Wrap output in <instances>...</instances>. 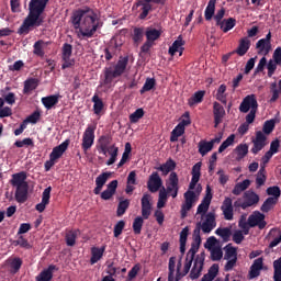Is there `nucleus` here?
Wrapping results in <instances>:
<instances>
[{
	"label": "nucleus",
	"mask_w": 281,
	"mask_h": 281,
	"mask_svg": "<svg viewBox=\"0 0 281 281\" xmlns=\"http://www.w3.org/2000/svg\"><path fill=\"white\" fill-rule=\"evenodd\" d=\"M236 25V20L234 18H229V19H224L221 24H218L217 26H220V29L224 32L227 33L228 31H231L234 26Z\"/></svg>",
	"instance_id": "44"
},
{
	"label": "nucleus",
	"mask_w": 281,
	"mask_h": 281,
	"mask_svg": "<svg viewBox=\"0 0 281 281\" xmlns=\"http://www.w3.org/2000/svg\"><path fill=\"white\" fill-rule=\"evenodd\" d=\"M215 4H216V0L209 1L207 7L204 12V18L206 21L212 20L213 15L215 13Z\"/></svg>",
	"instance_id": "50"
},
{
	"label": "nucleus",
	"mask_w": 281,
	"mask_h": 281,
	"mask_svg": "<svg viewBox=\"0 0 281 281\" xmlns=\"http://www.w3.org/2000/svg\"><path fill=\"white\" fill-rule=\"evenodd\" d=\"M240 113H248V111H258V102L255 94L245 97L239 105Z\"/></svg>",
	"instance_id": "8"
},
{
	"label": "nucleus",
	"mask_w": 281,
	"mask_h": 281,
	"mask_svg": "<svg viewBox=\"0 0 281 281\" xmlns=\"http://www.w3.org/2000/svg\"><path fill=\"white\" fill-rule=\"evenodd\" d=\"M267 136L261 132H256V138L252 140L254 147L251 148V153L254 155H258L262 148L266 146Z\"/></svg>",
	"instance_id": "16"
},
{
	"label": "nucleus",
	"mask_w": 281,
	"mask_h": 281,
	"mask_svg": "<svg viewBox=\"0 0 281 281\" xmlns=\"http://www.w3.org/2000/svg\"><path fill=\"white\" fill-rule=\"evenodd\" d=\"M221 211L223 212V216L225 221H233L234 218V205L232 198L226 196L222 203Z\"/></svg>",
	"instance_id": "14"
},
{
	"label": "nucleus",
	"mask_w": 281,
	"mask_h": 281,
	"mask_svg": "<svg viewBox=\"0 0 281 281\" xmlns=\"http://www.w3.org/2000/svg\"><path fill=\"white\" fill-rule=\"evenodd\" d=\"M262 266H263V259L262 258H257L254 261V263L250 268V272H249L251 279H255V278L260 276V270L262 269Z\"/></svg>",
	"instance_id": "33"
},
{
	"label": "nucleus",
	"mask_w": 281,
	"mask_h": 281,
	"mask_svg": "<svg viewBox=\"0 0 281 281\" xmlns=\"http://www.w3.org/2000/svg\"><path fill=\"white\" fill-rule=\"evenodd\" d=\"M124 227H126V222L123 220L119 221L114 226V238H120L122 236V232H124Z\"/></svg>",
	"instance_id": "60"
},
{
	"label": "nucleus",
	"mask_w": 281,
	"mask_h": 281,
	"mask_svg": "<svg viewBox=\"0 0 281 281\" xmlns=\"http://www.w3.org/2000/svg\"><path fill=\"white\" fill-rule=\"evenodd\" d=\"M250 184H251V181L249 179H245L243 182L236 183L232 193L235 196H239L243 192H245L250 187Z\"/></svg>",
	"instance_id": "34"
},
{
	"label": "nucleus",
	"mask_w": 281,
	"mask_h": 281,
	"mask_svg": "<svg viewBox=\"0 0 281 281\" xmlns=\"http://www.w3.org/2000/svg\"><path fill=\"white\" fill-rule=\"evenodd\" d=\"M271 237H273V240L270 243L269 248L273 249L281 243V231L277 228H272L270 231Z\"/></svg>",
	"instance_id": "46"
},
{
	"label": "nucleus",
	"mask_w": 281,
	"mask_h": 281,
	"mask_svg": "<svg viewBox=\"0 0 281 281\" xmlns=\"http://www.w3.org/2000/svg\"><path fill=\"white\" fill-rule=\"evenodd\" d=\"M161 187H164V180H161V177H159V172H153L147 182L148 191L150 193H157Z\"/></svg>",
	"instance_id": "12"
},
{
	"label": "nucleus",
	"mask_w": 281,
	"mask_h": 281,
	"mask_svg": "<svg viewBox=\"0 0 281 281\" xmlns=\"http://www.w3.org/2000/svg\"><path fill=\"white\" fill-rule=\"evenodd\" d=\"M273 280L274 281H281V261L280 262H273Z\"/></svg>",
	"instance_id": "64"
},
{
	"label": "nucleus",
	"mask_w": 281,
	"mask_h": 281,
	"mask_svg": "<svg viewBox=\"0 0 281 281\" xmlns=\"http://www.w3.org/2000/svg\"><path fill=\"white\" fill-rule=\"evenodd\" d=\"M212 199H213L212 189L210 186H207L206 194H205L203 201L201 202V204H199L196 214L205 215V213L209 211Z\"/></svg>",
	"instance_id": "18"
},
{
	"label": "nucleus",
	"mask_w": 281,
	"mask_h": 281,
	"mask_svg": "<svg viewBox=\"0 0 281 281\" xmlns=\"http://www.w3.org/2000/svg\"><path fill=\"white\" fill-rule=\"evenodd\" d=\"M213 149V145L210 142L201 140L199 143V153L204 157L207 153H210Z\"/></svg>",
	"instance_id": "52"
},
{
	"label": "nucleus",
	"mask_w": 281,
	"mask_h": 281,
	"mask_svg": "<svg viewBox=\"0 0 281 281\" xmlns=\"http://www.w3.org/2000/svg\"><path fill=\"white\" fill-rule=\"evenodd\" d=\"M140 7V14L138 15L139 20H146L150 11H153V4L146 0H136L133 5V9Z\"/></svg>",
	"instance_id": "15"
},
{
	"label": "nucleus",
	"mask_w": 281,
	"mask_h": 281,
	"mask_svg": "<svg viewBox=\"0 0 281 281\" xmlns=\"http://www.w3.org/2000/svg\"><path fill=\"white\" fill-rule=\"evenodd\" d=\"M223 258V251L220 247H214L211 250V260L220 261Z\"/></svg>",
	"instance_id": "61"
},
{
	"label": "nucleus",
	"mask_w": 281,
	"mask_h": 281,
	"mask_svg": "<svg viewBox=\"0 0 281 281\" xmlns=\"http://www.w3.org/2000/svg\"><path fill=\"white\" fill-rule=\"evenodd\" d=\"M265 218V214L260 213L259 211H255L254 214L249 215L248 217V225L250 228L258 226L259 229L262 231L267 226Z\"/></svg>",
	"instance_id": "9"
},
{
	"label": "nucleus",
	"mask_w": 281,
	"mask_h": 281,
	"mask_svg": "<svg viewBox=\"0 0 281 281\" xmlns=\"http://www.w3.org/2000/svg\"><path fill=\"white\" fill-rule=\"evenodd\" d=\"M104 251H106V246L99 247H92L91 248V258L90 263L91 266L98 263L102 257L104 256Z\"/></svg>",
	"instance_id": "28"
},
{
	"label": "nucleus",
	"mask_w": 281,
	"mask_h": 281,
	"mask_svg": "<svg viewBox=\"0 0 281 281\" xmlns=\"http://www.w3.org/2000/svg\"><path fill=\"white\" fill-rule=\"evenodd\" d=\"M204 95H205L204 90H199V91L194 92V94L191 98H189V100H188L189 106H195V104H201Z\"/></svg>",
	"instance_id": "38"
},
{
	"label": "nucleus",
	"mask_w": 281,
	"mask_h": 281,
	"mask_svg": "<svg viewBox=\"0 0 281 281\" xmlns=\"http://www.w3.org/2000/svg\"><path fill=\"white\" fill-rule=\"evenodd\" d=\"M95 128H98V125L91 124L83 132L81 148L85 153H88L92 148L93 142H95Z\"/></svg>",
	"instance_id": "5"
},
{
	"label": "nucleus",
	"mask_w": 281,
	"mask_h": 281,
	"mask_svg": "<svg viewBox=\"0 0 281 281\" xmlns=\"http://www.w3.org/2000/svg\"><path fill=\"white\" fill-rule=\"evenodd\" d=\"M49 0H31L29 3V14L18 30L19 35H27L32 27L41 26L44 19L41 18L44 13Z\"/></svg>",
	"instance_id": "2"
},
{
	"label": "nucleus",
	"mask_w": 281,
	"mask_h": 281,
	"mask_svg": "<svg viewBox=\"0 0 281 281\" xmlns=\"http://www.w3.org/2000/svg\"><path fill=\"white\" fill-rule=\"evenodd\" d=\"M26 180H27V173L25 171H21L12 175V179L10 180V183L12 187L19 188V187H23L24 184H27Z\"/></svg>",
	"instance_id": "27"
},
{
	"label": "nucleus",
	"mask_w": 281,
	"mask_h": 281,
	"mask_svg": "<svg viewBox=\"0 0 281 281\" xmlns=\"http://www.w3.org/2000/svg\"><path fill=\"white\" fill-rule=\"evenodd\" d=\"M243 199H244V202H243L244 211H246L249 207L256 206L260 201L259 195L252 190L246 191L243 195Z\"/></svg>",
	"instance_id": "11"
},
{
	"label": "nucleus",
	"mask_w": 281,
	"mask_h": 281,
	"mask_svg": "<svg viewBox=\"0 0 281 281\" xmlns=\"http://www.w3.org/2000/svg\"><path fill=\"white\" fill-rule=\"evenodd\" d=\"M267 194L273 196L272 199L278 202V199L281 196V190L278 186L269 187L267 189Z\"/></svg>",
	"instance_id": "58"
},
{
	"label": "nucleus",
	"mask_w": 281,
	"mask_h": 281,
	"mask_svg": "<svg viewBox=\"0 0 281 281\" xmlns=\"http://www.w3.org/2000/svg\"><path fill=\"white\" fill-rule=\"evenodd\" d=\"M166 191L172 199H176L179 193V179L177 172L172 171L166 181Z\"/></svg>",
	"instance_id": "6"
},
{
	"label": "nucleus",
	"mask_w": 281,
	"mask_h": 281,
	"mask_svg": "<svg viewBox=\"0 0 281 281\" xmlns=\"http://www.w3.org/2000/svg\"><path fill=\"white\" fill-rule=\"evenodd\" d=\"M93 102V112L95 115H100L102 113V109H104V102H102V99L98 94H94L92 97Z\"/></svg>",
	"instance_id": "45"
},
{
	"label": "nucleus",
	"mask_w": 281,
	"mask_h": 281,
	"mask_svg": "<svg viewBox=\"0 0 281 281\" xmlns=\"http://www.w3.org/2000/svg\"><path fill=\"white\" fill-rule=\"evenodd\" d=\"M142 117H144V109L139 108L134 113H132L130 115V122L132 124H137V122H139V120H142Z\"/></svg>",
	"instance_id": "57"
},
{
	"label": "nucleus",
	"mask_w": 281,
	"mask_h": 281,
	"mask_svg": "<svg viewBox=\"0 0 281 281\" xmlns=\"http://www.w3.org/2000/svg\"><path fill=\"white\" fill-rule=\"evenodd\" d=\"M80 231L79 229H76V231H69L67 234H66V245L68 247H75L76 246V243H77V238H78V235H79Z\"/></svg>",
	"instance_id": "40"
},
{
	"label": "nucleus",
	"mask_w": 281,
	"mask_h": 281,
	"mask_svg": "<svg viewBox=\"0 0 281 281\" xmlns=\"http://www.w3.org/2000/svg\"><path fill=\"white\" fill-rule=\"evenodd\" d=\"M130 206H131V200L125 199L120 201L116 210V216L117 217L124 216V214H126V211L128 210Z\"/></svg>",
	"instance_id": "43"
},
{
	"label": "nucleus",
	"mask_w": 281,
	"mask_h": 281,
	"mask_svg": "<svg viewBox=\"0 0 281 281\" xmlns=\"http://www.w3.org/2000/svg\"><path fill=\"white\" fill-rule=\"evenodd\" d=\"M58 270L59 268L56 265H49L36 276L35 281H52L54 279V271Z\"/></svg>",
	"instance_id": "19"
},
{
	"label": "nucleus",
	"mask_w": 281,
	"mask_h": 281,
	"mask_svg": "<svg viewBox=\"0 0 281 281\" xmlns=\"http://www.w3.org/2000/svg\"><path fill=\"white\" fill-rule=\"evenodd\" d=\"M59 98H60L59 94H52L48 97H43L41 99V102L47 111H50V109H54L56 104H59Z\"/></svg>",
	"instance_id": "26"
},
{
	"label": "nucleus",
	"mask_w": 281,
	"mask_h": 281,
	"mask_svg": "<svg viewBox=\"0 0 281 281\" xmlns=\"http://www.w3.org/2000/svg\"><path fill=\"white\" fill-rule=\"evenodd\" d=\"M235 153L237 154L236 161H241L246 155H248V145L247 144H239L235 148Z\"/></svg>",
	"instance_id": "49"
},
{
	"label": "nucleus",
	"mask_w": 281,
	"mask_h": 281,
	"mask_svg": "<svg viewBox=\"0 0 281 281\" xmlns=\"http://www.w3.org/2000/svg\"><path fill=\"white\" fill-rule=\"evenodd\" d=\"M277 204V201L276 199H273L272 196H269L265 202L263 204L261 205L260 207V211L262 213H269L273 206Z\"/></svg>",
	"instance_id": "51"
},
{
	"label": "nucleus",
	"mask_w": 281,
	"mask_h": 281,
	"mask_svg": "<svg viewBox=\"0 0 281 281\" xmlns=\"http://www.w3.org/2000/svg\"><path fill=\"white\" fill-rule=\"evenodd\" d=\"M40 86V80L37 78H30L24 81V88L23 93L24 95H27L32 91H35L37 87Z\"/></svg>",
	"instance_id": "30"
},
{
	"label": "nucleus",
	"mask_w": 281,
	"mask_h": 281,
	"mask_svg": "<svg viewBox=\"0 0 281 281\" xmlns=\"http://www.w3.org/2000/svg\"><path fill=\"white\" fill-rule=\"evenodd\" d=\"M256 48L259 55H268L271 49V43L261 38L257 42Z\"/></svg>",
	"instance_id": "36"
},
{
	"label": "nucleus",
	"mask_w": 281,
	"mask_h": 281,
	"mask_svg": "<svg viewBox=\"0 0 281 281\" xmlns=\"http://www.w3.org/2000/svg\"><path fill=\"white\" fill-rule=\"evenodd\" d=\"M188 236H189V227L187 226V227L182 228V231L180 233L179 243H180L181 257H183V255L186 254Z\"/></svg>",
	"instance_id": "37"
},
{
	"label": "nucleus",
	"mask_w": 281,
	"mask_h": 281,
	"mask_svg": "<svg viewBox=\"0 0 281 281\" xmlns=\"http://www.w3.org/2000/svg\"><path fill=\"white\" fill-rule=\"evenodd\" d=\"M29 200V183L16 187L15 201L20 204L26 203Z\"/></svg>",
	"instance_id": "24"
},
{
	"label": "nucleus",
	"mask_w": 281,
	"mask_h": 281,
	"mask_svg": "<svg viewBox=\"0 0 281 281\" xmlns=\"http://www.w3.org/2000/svg\"><path fill=\"white\" fill-rule=\"evenodd\" d=\"M70 146V139H66L60 145L53 148L52 153L49 154V157L58 161V159H61V157L65 155L66 150H68Z\"/></svg>",
	"instance_id": "20"
},
{
	"label": "nucleus",
	"mask_w": 281,
	"mask_h": 281,
	"mask_svg": "<svg viewBox=\"0 0 281 281\" xmlns=\"http://www.w3.org/2000/svg\"><path fill=\"white\" fill-rule=\"evenodd\" d=\"M175 268H176V257L169 258V273H168V281H175Z\"/></svg>",
	"instance_id": "59"
},
{
	"label": "nucleus",
	"mask_w": 281,
	"mask_h": 281,
	"mask_svg": "<svg viewBox=\"0 0 281 281\" xmlns=\"http://www.w3.org/2000/svg\"><path fill=\"white\" fill-rule=\"evenodd\" d=\"M234 142H235V135L232 134L218 147V153H224V150H226V148H229V146H233Z\"/></svg>",
	"instance_id": "56"
},
{
	"label": "nucleus",
	"mask_w": 281,
	"mask_h": 281,
	"mask_svg": "<svg viewBox=\"0 0 281 281\" xmlns=\"http://www.w3.org/2000/svg\"><path fill=\"white\" fill-rule=\"evenodd\" d=\"M110 178H111V172H102L97 177L95 186L104 188V186L106 184V181H109Z\"/></svg>",
	"instance_id": "54"
},
{
	"label": "nucleus",
	"mask_w": 281,
	"mask_h": 281,
	"mask_svg": "<svg viewBox=\"0 0 281 281\" xmlns=\"http://www.w3.org/2000/svg\"><path fill=\"white\" fill-rule=\"evenodd\" d=\"M184 203L181 205V217L184 218L188 212L192 209L193 203L195 202V193L194 191L188 190L183 194Z\"/></svg>",
	"instance_id": "10"
},
{
	"label": "nucleus",
	"mask_w": 281,
	"mask_h": 281,
	"mask_svg": "<svg viewBox=\"0 0 281 281\" xmlns=\"http://www.w3.org/2000/svg\"><path fill=\"white\" fill-rule=\"evenodd\" d=\"M63 52V65L61 69L70 68L75 66L76 60L71 59L72 53H74V46L71 44L65 43L61 48Z\"/></svg>",
	"instance_id": "7"
},
{
	"label": "nucleus",
	"mask_w": 281,
	"mask_h": 281,
	"mask_svg": "<svg viewBox=\"0 0 281 281\" xmlns=\"http://www.w3.org/2000/svg\"><path fill=\"white\" fill-rule=\"evenodd\" d=\"M274 126H276L274 120L266 121L263 124V128H262L265 135H270L272 133Z\"/></svg>",
	"instance_id": "63"
},
{
	"label": "nucleus",
	"mask_w": 281,
	"mask_h": 281,
	"mask_svg": "<svg viewBox=\"0 0 281 281\" xmlns=\"http://www.w3.org/2000/svg\"><path fill=\"white\" fill-rule=\"evenodd\" d=\"M184 133V127L178 124L171 132L170 142H178V137H181Z\"/></svg>",
	"instance_id": "53"
},
{
	"label": "nucleus",
	"mask_w": 281,
	"mask_h": 281,
	"mask_svg": "<svg viewBox=\"0 0 281 281\" xmlns=\"http://www.w3.org/2000/svg\"><path fill=\"white\" fill-rule=\"evenodd\" d=\"M111 142H113V138L109 135H102L100 136V138L98 139V153H100L101 155H106V153H109V148H111Z\"/></svg>",
	"instance_id": "23"
},
{
	"label": "nucleus",
	"mask_w": 281,
	"mask_h": 281,
	"mask_svg": "<svg viewBox=\"0 0 281 281\" xmlns=\"http://www.w3.org/2000/svg\"><path fill=\"white\" fill-rule=\"evenodd\" d=\"M120 153V148L117 146H115V144L111 145L106 151V154L110 155V158L108 159V161L105 162V165L108 167H111L113 165H115V162L117 161V155Z\"/></svg>",
	"instance_id": "31"
},
{
	"label": "nucleus",
	"mask_w": 281,
	"mask_h": 281,
	"mask_svg": "<svg viewBox=\"0 0 281 281\" xmlns=\"http://www.w3.org/2000/svg\"><path fill=\"white\" fill-rule=\"evenodd\" d=\"M117 191V180H112L106 189L101 192V200L109 201L115 195Z\"/></svg>",
	"instance_id": "25"
},
{
	"label": "nucleus",
	"mask_w": 281,
	"mask_h": 281,
	"mask_svg": "<svg viewBox=\"0 0 281 281\" xmlns=\"http://www.w3.org/2000/svg\"><path fill=\"white\" fill-rule=\"evenodd\" d=\"M72 24L76 30H79V38H81V35L92 38L95 32L102 27L98 13L90 8L77 10L72 15Z\"/></svg>",
	"instance_id": "1"
},
{
	"label": "nucleus",
	"mask_w": 281,
	"mask_h": 281,
	"mask_svg": "<svg viewBox=\"0 0 281 281\" xmlns=\"http://www.w3.org/2000/svg\"><path fill=\"white\" fill-rule=\"evenodd\" d=\"M200 233H201L200 232V223H196V226H195V228L193 231V235H192L193 241L191 244V248L188 251L192 255H196L198 250L200 249V245L202 243Z\"/></svg>",
	"instance_id": "22"
},
{
	"label": "nucleus",
	"mask_w": 281,
	"mask_h": 281,
	"mask_svg": "<svg viewBox=\"0 0 281 281\" xmlns=\"http://www.w3.org/2000/svg\"><path fill=\"white\" fill-rule=\"evenodd\" d=\"M156 85L157 80L155 78H147L143 88L139 90L140 95H144L148 91H153Z\"/></svg>",
	"instance_id": "48"
},
{
	"label": "nucleus",
	"mask_w": 281,
	"mask_h": 281,
	"mask_svg": "<svg viewBox=\"0 0 281 281\" xmlns=\"http://www.w3.org/2000/svg\"><path fill=\"white\" fill-rule=\"evenodd\" d=\"M198 224H200V232L202 231L204 234H210L216 225L215 215L210 212L206 214L205 221L203 223L199 222Z\"/></svg>",
	"instance_id": "17"
},
{
	"label": "nucleus",
	"mask_w": 281,
	"mask_h": 281,
	"mask_svg": "<svg viewBox=\"0 0 281 281\" xmlns=\"http://www.w3.org/2000/svg\"><path fill=\"white\" fill-rule=\"evenodd\" d=\"M128 67V56H120L114 67H105L103 70V85L112 86L113 80L120 78Z\"/></svg>",
	"instance_id": "4"
},
{
	"label": "nucleus",
	"mask_w": 281,
	"mask_h": 281,
	"mask_svg": "<svg viewBox=\"0 0 281 281\" xmlns=\"http://www.w3.org/2000/svg\"><path fill=\"white\" fill-rule=\"evenodd\" d=\"M176 169V162L169 158L165 164L157 168L158 171L162 172L164 176L172 172Z\"/></svg>",
	"instance_id": "35"
},
{
	"label": "nucleus",
	"mask_w": 281,
	"mask_h": 281,
	"mask_svg": "<svg viewBox=\"0 0 281 281\" xmlns=\"http://www.w3.org/2000/svg\"><path fill=\"white\" fill-rule=\"evenodd\" d=\"M195 254H191L190 251L187 252L186 263L183 268V276H187L190 271V268L192 266V262L194 260Z\"/></svg>",
	"instance_id": "55"
},
{
	"label": "nucleus",
	"mask_w": 281,
	"mask_h": 281,
	"mask_svg": "<svg viewBox=\"0 0 281 281\" xmlns=\"http://www.w3.org/2000/svg\"><path fill=\"white\" fill-rule=\"evenodd\" d=\"M132 40L135 46H139V43L144 41V27H134Z\"/></svg>",
	"instance_id": "42"
},
{
	"label": "nucleus",
	"mask_w": 281,
	"mask_h": 281,
	"mask_svg": "<svg viewBox=\"0 0 281 281\" xmlns=\"http://www.w3.org/2000/svg\"><path fill=\"white\" fill-rule=\"evenodd\" d=\"M215 235L221 237L225 243L229 241V238L232 236V231L229 227H218L215 231Z\"/></svg>",
	"instance_id": "47"
},
{
	"label": "nucleus",
	"mask_w": 281,
	"mask_h": 281,
	"mask_svg": "<svg viewBox=\"0 0 281 281\" xmlns=\"http://www.w3.org/2000/svg\"><path fill=\"white\" fill-rule=\"evenodd\" d=\"M237 258V250L235 247L227 245L225 251V260Z\"/></svg>",
	"instance_id": "62"
},
{
	"label": "nucleus",
	"mask_w": 281,
	"mask_h": 281,
	"mask_svg": "<svg viewBox=\"0 0 281 281\" xmlns=\"http://www.w3.org/2000/svg\"><path fill=\"white\" fill-rule=\"evenodd\" d=\"M250 47V41L247 38H241L236 50H233L234 54L244 56Z\"/></svg>",
	"instance_id": "39"
},
{
	"label": "nucleus",
	"mask_w": 281,
	"mask_h": 281,
	"mask_svg": "<svg viewBox=\"0 0 281 281\" xmlns=\"http://www.w3.org/2000/svg\"><path fill=\"white\" fill-rule=\"evenodd\" d=\"M186 44V42L182 40V36L179 35L177 37V40L172 43V45L169 47L168 53L173 56L177 52H179V55H182L183 52V45Z\"/></svg>",
	"instance_id": "29"
},
{
	"label": "nucleus",
	"mask_w": 281,
	"mask_h": 281,
	"mask_svg": "<svg viewBox=\"0 0 281 281\" xmlns=\"http://www.w3.org/2000/svg\"><path fill=\"white\" fill-rule=\"evenodd\" d=\"M204 260H205L204 252L196 256V258L194 260L193 268L191 269V272H190L191 280L199 279V277L202 272L203 266H204Z\"/></svg>",
	"instance_id": "13"
},
{
	"label": "nucleus",
	"mask_w": 281,
	"mask_h": 281,
	"mask_svg": "<svg viewBox=\"0 0 281 281\" xmlns=\"http://www.w3.org/2000/svg\"><path fill=\"white\" fill-rule=\"evenodd\" d=\"M151 196L148 193H144L140 200L142 216L134 218L132 228L134 235H142V228L144 227V221H148L153 214V203H150Z\"/></svg>",
	"instance_id": "3"
},
{
	"label": "nucleus",
	"mask_w": 281,
	"mask_h": 281,
	"mask_svg": "<svg viewBox=\"0 0 281 281\" xmlns=\"http://www.w3.org/2000/svg\"><path fill=\"white\" fill-rule=\"evenodd\" d=\"M48 44H50V42H45L43 40H38L33 45V54L38 57H44L45 56V46H47Z\"/></svg>",
	"instance_id": "32"
},
{
	"label": "nucleus",
	"mask_w": 281,
	"mask_h": 281,
	"mask_svg": "<svg viewBox=\"0 0 281 281\" xmlns=\"http://www.w3.org/2000/svg\"><path fill=\"white\" fill-rule=\"evenodd\" d=\"M147 42L151 43L154 41L159 40V37L161 36V31L157 30V29H153V27H148L145 32Z\"/></svg>",
	"instance_id": "41"
},
{
	"label": "nucleus",
	"mask_w": 281,
	"mask_h": 281,
	"mask_svg": "<svg viewBox=\"0 0 281 281\" xmlns=\"http://www.w3.org/2000/svg\"><path fill=\"white\" fill-rule=\"evenodd\" d=\"M225 110L218 102L213 103V117H214V128H217L218 124H222L225 117Z\"/></svg>",
	"instance_id": "21"
}]
</instances>
